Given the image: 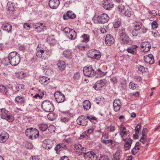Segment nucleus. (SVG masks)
<instances>
[{
  "label": "nucleus",
  "instance_id": "nucleus-8",
  "mask_svg": "<svg viewBox=\"0 0 160 160\" xmlns=\"http://www.w3.org/2000/svg\"><path fill=\"white\" fill-rule=\"evenodd\" d=\"M120 128L122 129L120 130V135L123 141H126L128 138H125V137H126L127 135L129 136V132L128 130H126V128L123 125H121L120 126Z\"/></svg>",
  "mask_w": 160,
  "mask_h": 160
},
{
  "label": "nucleus",
  "instance_id": "nucleus-2",
  "mask_svg": "<svg viewBox=\"0 0 160 160\" xmlns=\"http://www.w3.org/2000/svg\"><path fill=\"white\" fill-rule=\"evenodd\" d=\"M9 58L10 64L13 66L18 65L20 61L19 54L15 51L9 53Z\"/></svg>",
  "mask_w": 160,
  "mask_h": 160
},
{
  "label": "nucleus",
  "instance_id": "nucleus-13",
  "mask_svg": "<svg viewBox=\"0 0 160 160\" xmlns=\"http://www.w3.org/2000/svg\"><path fill=\"white\" fill-rule=\"evenodd\" d=\"M74 148L76 152L78 155L83 154L84 151H86L87 149L86 148L82 147L80 144L75 145Z\"/></svg>",
  "mask_w": 160,
  "mask_h": 160
},
{
  "label": "nucleus",
  "instance_id": "nucleus-21",
  "mask_svg": "<svg viewBox=\"0 0 160 160\" xmlns=\"http://www.w3.org/2000/svg\"><path fill=\"white\" fill-rule=\"evenodd\" d=\"M141 47L142 48H144L143 50V52H147L150 50L151 45L148 42H144L142 43Z\"/></svg>",
  "mask_w": 160,
  "mask_h": 160
},
{
  "label": "nucleus",
  "instance_id": "nucleus-6",
  "mask_svg": "<svg viewBox=\"0 0 160 160\" xmlns=\"http://www.w3.org/2000/svg\"><path fill=\"white\" fill-rule=\"evenodd\" d=\"M83 71L84 75L88 77H93L95 74L94 71L91 66L84 67Z\"/></svg>",
  "mask_w": 160,
  "mask_h": 160
},
{
  "label": "nucleus",
  "instance_id": "nucleus-40",
  "mask_svg": "<svg viewBox=\"0 0 160 160\" xmlns=\"http://www.w3.org/2000/svg\"><path fill=\"white\" fill-rule=\"evenodd\" d=\"M23 87V86L22 84H18L15 87V90L14 91L13 90V94H16L18 92L22 90Z\"/></svg>",
  "mask_w": 160,
  "mask_h": 160
},
{
  "label": "nucleus",
  "instance_id": "nucleus-34",
  "mask_svg": "<svg viewBox=\"0 0 160 160\" xmlns=\"http://www.w3.org/2000/svg\"><path fill=\"white\" fill-rule=\"evenodd\" d=\"M133 28L136 30H139L141 28L142 23L140 22L135 21L133 22Z\"/></svg>",
  "mask_w": 160,
  "mask_h": 160
},
{
  "label": "nucleus",
  "instance_id": "nucleus-3",
  "mask_svg": "<svg viewBox=\"0 0 160 160\" xmlns=\"http://www.w3.org/2000/svg\"><path fill=\"white\" fill-rule=\"evenodd\" d=\"M42 108L43 110L47 112H53L54 107L52 102L48 100H45L42 103Z\"/></svg>",
  "mask_w": 160,
  "mask_h": 160
},
{
  "label": "nucleus",
  "instance_id": "nucleus-47",
  "mask_svg": "<svg viewBox=\"0 0 160 160\" xmlns=\"http://www.w3.org/2000/svg\"><path fill=\"white\" fill-rule=\"evenodd\" d=\"M82 37L83 38V42H88L89 39V36L87 34H83Z\"/></svg>",
  "mask_w": 160,
  "mask_h": 160
},
{
  "label": "nucleus",
  "instance_id": "nucleus-50",
  "mask_svg": "<svg viewBox=\"0 0 160 160\" xmlns=\"http://www.w3.org/2000/svg\"><path fill=\"white\" fill-rule=\"evenodd\" d=\"M137 85L136 84L130 82L129 85V88L130 89H132L133 90H135L137 89V88L138 87Z\"/></svg>",
  "mask_w": 160,
  "mask_h": 160
},
{
  "label": "nucleus",
  "instance_id": "nucleus-57",
  "mask_svg": "<svg viewBox=\"0 0 160 160\" xmlns=\"http://www.w3.org/2000/svg\"><path fill=\"white\" fill-rule=\"evenodd\" d=\"M73 78L76 80H79L80 78V75L79 72H77L74 74Z\"/></svg>",
  "mask_w": 160,
  "mask_h": 160
},
{
  "label": "nucleus",
  "instance_id": "nucleus-11",
  "mask_svg": "<svg viewBox=\"0 0 160 160\" xmlns=\"http://www.w3.org/2000/svg\"><path fill=\"white\" fill-rule=\"evenodd\" d=\"M53 145L52 141L50 139H47L43 141L42 146L44 148L48 150L50 149Z\"/></svg>",
  "mask_w": 160,
  "mask_h": 160
},
{
  "label": "nucleus",
  "instance_id": "nucleus-61",
  "mask_svg": "<svg viewBox=\"0 0 160 160\" xmlns=\"http://www.w3.org/2000/svg\"><path fill=\"white\" fill-rule=\"evenodd\" d=\"M139 30H136L135 28H133V30L132 31V33L133 36H137L139 33Z\"/></svg>",
  "mask_w": 160,
  "mask_h": 160
},
{
  "label": "nucleus",
  "instance_id": "nucleus-18",
  "mask_svg": "<svg viewBox=\"0 0 160 160\" xmlns=\"http://www.w3.org/2000/svg\"><path fill=\"white\" fill-rule=\"evenodd\" d=\"M9 134L6 132H2L0 134V142L1 143L5 142L9 138Z\"/></svg>",
  "mask_w": 160,
  "mask_h": 160
},
{
  "label": "nucleus",
  "instance_id": "nucleus-24",
  "mask_svg": "<svg viewBox=\"0 0 160 160\" xmlns=\"http://www.w3.org/2000/svg\"><path fill=\"white\" fill-rule=\"evenodd\" d=\"M66 36L68 38L71 40H74L76 38L77 34L76 32L72 29L69 33H67Z\"/></svg>",
  "mask_w": 160,
  "mask_h": 160
},
{
  "label": "nucleus",
  "instance_id": "nucleus-56",
  "mask_svg": "<svg viewBox=\"0 0 160 160\" xmlns=\"http://www.w3.org/2000/svg\"><path fill=\"white\" fill-rule=\"evenodd\" d=\"M4 60L5 62L4 63L5 65H8L9 63L10 64V59L9 58V54L8 57L5 58Z\"/></svg>",
  "mask_w": 160,
  "mask_h": 160
},
{
  "label": "nucleus",
  "instance_id": "nucleus-35",
  "mask_svg": "<svg viewBox=\"0 0 160 160\" xmlns=\"http://www.w3.org/2000/svg\"><path fill=\"white\" fill-rule=\"evenodd\" d=\"M57 66L61 70L63 71L66 67L65 63L63 61H60L57 63Z\"/></svg>",
  "mask_w": 160,
  "mask_h": 160
},
{
  "label": "nucleus",
  "instance_id": "nucleus-16",
  "mask_svg": "<svg viewBox=\"0 0 160 160\" xmlns=\"http://www.w3.org/2000/svg\"><path fill=\"white\" fill-rule=\"evenodd\" d=\"M60 4L59 0H50L48 3L49 6L52 9H57Z\"/></svg>",
  "mask_w": 160,
  "mask_h": 160
},
{
  "label": "nucleus",
  "instance_id": "nucleus-25",
  "mask_svg": "<svg viewBox=\"0 0 160 160\" xmlns=\"http://www.w3.org/2000/svg\"><path fill=\"white\" fill-rule=\"evenodd\" d=\"M63 55L68 58H72L74 56V54L70 51L66 50L63 52Z\"/></svg>",
  "mask_w": 160,
  "mask_h": 160
},
{
  "label": "nucleus",
  "instance_id": "nucleus-12",
  "mask_svg": "<svg viewBox=\"0 0 160 160\" xmlns=\"http://www.w3.org/2000/svg\"><path fill=\"white\" fill-rule=\"evenodd\" d=\"M84 151L83 153L84 157L86 160H94V158L96 157V155L92 152Z\"/></svg>",
  "mask_w": 160,
  "mask_h": 160
},
{
  "label": "nucleus",
  "instance_id": "nucleus-59",
  "mask_svg": "<svg viewBox=\"0 0 160 160\" xmlns=\"http://www.w3.org/2000/svg\"><path fill=\"white\" fill-rule=\"evenodd\" d=\"M109 137L108 135L106 133H103L102 139V140H107L108 139Z\"/></svg>",
  "mask_w": 160,
  "mask_h": 160
},
{
  "label": "nucleus",
  "instance_id": "nucleus-28",
  "mask_svg": "<svg viewBox=\"0 0 160 160\" xmlns=\"http://www.w3.org/2000/svg\"><path fill=\"white\" fill-rule=\"evenodd\" d=\"M15 101L17 104H23L25 103V98L23 97L19 96H17L15 98Z\"/></svg>",
  "mask_w": 160,
  "mask_h": 160
},
{
  "label": "nucleus",
  "instance_id": "nucleus-60",
  "mask_svg": "<svg viewBox=\"0 0 160 160\" xmlns=\"http://www.w3.org/2000/svg\"><path fill=\"white\" fill-rule=\"evenodd\" d=\"M33 129V128H30L27 129L25 131V133L26 135H28V134H30V136L31 135Z\"/></svg>",
  "mask_w": 160,
  "mask_h": 160
},
{
  "label": "nucleus",
  "instance_id": "nucleus-45",
  "mask_svg": "<svg viewBox=\"0 0 160 160\" xmlns=\"http://www.w3.org/2000/svg\"><path fill=\"white\" fill-rule=\"evenodd\" d=\"M97 52V50L93 49H91L89 51L88 54L91 55L90 57L91 58H94V55H95V53H96Z\"/></svg>",
  "mask_w": 160,
  "mask_h": 160
},
{
  "label": "nucleus",
  "instance_id": "nucleus-43",
  "mask_svg": "<svg viewBox=\"0 0 160 160\" xmlns=\"http://www.w3.org/2000/svg\"><path fill=\"white\" fill-rule=\"evenodd\" d=\"M17 77L18 79H22L25 76V73L23 71L18 72L16 73Z\"/></svg>",
  "mask_w": 160,
  "mask_h": 160
},
{
  "label": "nucleus",
  "instance_id": "nucleus-19",
  "mask_svg": "<svg viewBox=\"0 0 160 160\" xmlns=\"http://www.w3.org/2000/svg\"><path fill=\"white\" fill-rule=\"evenodd\" d=\"M114 42V38L111 35L108 34L106 36L105 38V42L108 46H111L113 43Z\"/></svg>",
  "mask_w": 160,
  "mask_h": 160
},
{
  "label": "nucleus",
  "instance_id": "nucleus-32",
  "mask_svg": "<svg viewBox=\"0 0 160 160\" xmlns=\"http://www.w3.org/2000/svg\"><path fill=\"white\" fill-rule=\"evenodd\" d=\"M121 42L123 44H127L129 42L130 38L127 34L123 36H121L120 38Z\"/></svg>",
  "mask_w": 160,
  "mask_h": 160
},
{
  "label": "nucleus",
  "instance_id": "nucleus-44",
  "mask_svg": "<svg viewBox=\"0 0 160 160\" xmlns=\"http://www.w3.org/2000/svg\"><path fill=\"white\" fill-rule=\"evenodd\" d=\"M120 158V153L119 152H116L113 155L112 158V160H119Z\"/></svg>",
  "mask_w": 160,
  "mask_h": 160
},
{
  "label": "nucleus",
  "instance_id": "nucleus-1",
  "mask_svg": "<svg viewBox=\"0 0 160 160\" xmlns=\"http://www.w3.org/2000/svg\"><path fill=\"white\" fill-rule=\"evenodd\" d=\"M88 119L92 122L93 120H96L97 118L92 116H88L86 118L84 116H81L79 117L77 119V122L78 124L80 125L86 126L87 125Z\"/></svg>",
  "mask_w": 160,
  "mask_h": 160
},
{
  "label": "nucleus",
  "instance_id": "nucleus-14",
  "mask_svg": "<svg viewBox=\"0 0 160 160\" xmlns=\"http://www.w3.org/2000/svg\"><path fill=\"white\" fill-rule=\"evenodd\" d=\"M35 30L38 32L43 31L45 28L46 26L42 23H36L34 25Z\"/></svg>",
  "mask_w": 160,
  "mask_h": 160
},
{
  "label": "nucleus",
  "instance_id": "nucleus-39",
  "mask_svg": "<svg viewBox=\"0 0 160 160\" xmlns=\"http://www.w3.org/2000/svg\"><path fill=\"white\" fill-rule=\"evenodd\" d=\"M15 6L14 3L11 2H9L7 3V7L8 10L10 11H13L14 9Z\"/></svg>",
  "mask_w": 160,
  "mask_h": 160
},
{
  "label": "nucleus",
  "instance_id": "nucleus-42",
  "mask_svg": "<svg viewBox=\"0 0 160 160\" xmlns=\"http://www.w3.org/2000/svg\"><path fill=\"white\" fill-rule=\"evenodd\" d=\"M67 16L69 18L73 19L76 17V15L71 11H68L67 13Z\"/></svg>",
  "mask_w": 160,
  "mask_h": 160
},
{
  "label": "nucleus",
  "instance_id": "nucleus-26",
  "mask_svg": "<svg viewBox=\"0 0 160 160\" xmlns=\"http://www.w3.org/2000/svg\"><path fill=\"white\" fill-rule=\"evenodd\" d=\"M43 54L42 59H48V57H50L52 53L51 50H43Z\"/></svg>",
  "mask_w": 160,
  "mask_h": 160
},
{
  "label": "nucleus",
  "instance_id": "nucleus-20",
  "mask_svg": "<svg viewBox=\"0 0 160 160\" xmlns=\"http://www.w3.org/2000/svg\"><path fill=\"white\" fill-rule=\"evenodd\" d=\"M144 59L145 62L150 64H152L154 62V57L152 54H149L144 56Z\"/></svg>",
  "mask_w": 160,
  "mask_h": 160
},
{
  "label": "nucleus",
  "instance_id": "nucleus-17",
  "mask_svg": "<svg viewBox=\"0 0 160 160\" xmlns=\"http://www.w3.org/2000/svg\"><path fill=\"white\" fill-rule=\"evenodd\" d=\"M122 105L121 102L118 99H115L113 101V107L114 111L117 112L119 111Z\"/></svg>",
  "mask_w": 160,
  "mask_h": 160
},
{
  "label": "nucleus",
  "instance_id": "nucleus-36",
  "mask_svg": "<svg viewBox=\"0 0 160 160\" xmlns=\"http://www.w3.org/2000/svg\"><path fill=\"white\" fill-rule=\"evenodd\" d=\"M1 117L2 118L6 119L9 122H11L13 121L12 117L10 115H5L3 114H1Z\"/></svg>",
  "mask_w": 160,
  "mask_h": 160
},
{
  "label": "nucleus",
  "instance_id": "nucleus-49",
  "mask_svg": "<svg viewBox=\"0 0 160 160\" xmlns=\"http://www.w3.org/2000/svg\"><path fill=\"white\" fill-rule=\"evenodd\" d=\"M119 34L120 36V38L121 36H123L127 35L125 32V29L123 28H122L121 29H119Z\"/></svg>",
  "mask_w": 160,
  "mask_h": 160
},
{
  "label": "nucleus",
  "instance_id": "nucleus-58",
  "mask_svg": "<svg viewBox=\"0 0 160 160\" xmlns=\"http://www.w3.org/2000/svg\"><path fill=\"white\" fill-rule=\"evenodd\" d=\"M141 124H138L135 128V132L139 133V131L141 130Z\"/></svg>",
  "mask_w": 160,
  "mask_h": 160
},
{
  "label": "nucleus",
  "instance_id": "nucleus-15",
  "mask_svg": "<svg viewBox=\"0 0 160 160\" xmlns=\"http://www.w3.org/2000/svg\"><path fill=\"white\" fill-rule=\"evenodd\" d=\"M101 142L110 148L114 147L116 145V142L114 139H108L107 140H102Z\"/></svg>",
  "mask_w": 160,
  "mask_h": 160
},
{
  "label": "nucleus",
  "instance_id": "nucleus-9",
  "mask_svg": "<svg viewBox=\"0 0 160 160\" xmlns=\"http://www.w3.org/2000/svg\"><path fill=\"white\" fill-rule=\"evenodd\" d=\"M54 96L58 103L62 102L65 100V98L64 95L59 92H56L54 93Z\"/></svg>",
  "mask_w": 160,
  "mask_h": 160
},
{
  "label": "nucleus",
  "instance_id": "nucleus-23",
  "mask_svg": "<svg viewBox=\"0 0 160 160\" xmlns=\"http://www.w3.org/2000/svg\"><path fill=\"white\" fill-rule=\"evenodd\" d=\"M49 78L47 77L43 76L39 78V82L41 84L44 85H47L50 82Z\"/></svg>",
  "mask_w": 160,
  "mask_h": 160
},
{
  "label": "nucleus",
  "instance_id": "nucleus-48",
  "mask_svg": "<svg viewBox=\"0 0 160 160\" xmlns=\"http://www.w3.org/2000/svg\"><path fill=\"white\" fill-rule=\"evenodd\" d=\"M139 148L137 146H135L134 148L132 150V153L133 155H135L138 152L139 149Z\"/></svg>",
  "mask_w": 160,
  "mask_h": 160
},
{
  "label": "nucleus",
  "instance_id": "nucleus-41",
  "mask_svg": "<svg viewBox=\"0 0 160 160\" xmlns=\"http://www.w3.org/2000/svg\"><path fill=\"white\" fill-rule=\"evenodd\" d=\"M47 41L51 45L54 46L56 43V40L54 38H51L49 37L47 38Z\"/></svg>",
  "mask_w": 160,
  "mask_h": 160
},
{
  "label": "nucleus",
  "instance_id": "nucleus-29",
  "mask_svg": "<svg viewBox=\"0 0 160 160\" xmlns=\"http://www.w3.org/2000/svg\"><path fill=\"white\" fill-rule=\"evenodd\" d=\"M2 28L4 30L8 32H11L12 29V25L8 23L3 24Z\"/></svg>",
  "mask_w": 160,
  "mask_h": 160
},
{
  "label": "nucleus",
  "instance_id": "nucleus-31",
  "mask_svg": "<svg viewBox=\"0 0 160 160\" xmlns=\"http://www.w3.org/2000/svg\"><path fill=\"white\" fill-rule=\"evenodd\" d=\"M82 106L84 110H88L91 108V103L88 100H85L82 102Z\"/></svg>",
  "mask_w": 160,
  "mask_h": 160
},
{
  "label": "nucleus",
  "instance_id": "nucleus-54",
  "mask_svg": "<svg viewBox=\"0 0 160 160\" xmlns=\"http://www.w3.org/2000/svg\"><path fill=\"white\" fill-rule=\"evenodd\" d=\"M71 29L68 27H66L64 28L63 29V31L66 33V35H67V33H69L71 31Z\"/></svg>",
  "mask_w": 160,
  "mask_h": 160
},
{
  "label": "nucleus",
  "instance_id": "nucleus-5",
  "mask_svg": "<svg viewBox=\"0 0 160 160\" xmlns=\"http://www.w3.org/2000/svg\"><path fill=\"white\" fill-rule=\"evenodd\" d=\"M107 81L105 79H102L98 81L93 86V88L96 90H101L102 88L105 86Z\"/></svg>",
  "mask_w": 160,
  "mask_h": 160
},
{
  "label": "nucleus",
  "instance_id": "nucleus-64",
  "mask_svg": "<svg viewBox=\"0 0 160 160\" xmlns=\"http://www.w3.org/2000/svg\"><path fill=\"white\" fill-rule=\"evenodd\" d=\"M121 25V23L120 21H118L114 22L113 24L114 28H117L119 27Z\"/></svg>",
  "mask_w": 160,
  "mask_h": 160
},
{
  "label": "nucleus",
  "instance_id": "nucleus-4",
  "mask_svg": "<svg viewBox=\"0 0 160 160\" xmlns=\"http://www.w3.org/2000/svg\"><path fill=\"white\" fill-rule=\"evenodd\" d=\"M117 8L121 13L126 17H129L131 15V11L128 9V7L126 6L121 4L118 5Z\"/></svg>",
  "mask_w": 160,
  "mask_h": 160
},
{
  "label": "nucleus",
  "instance_id": "nucleus-33",
  "mask_svg": "<svg viewBox=\"0 0 160 160\" xmlns=\"http://www.w3.org/2000/svg\"><path fill=\"white\" fill-rule=\"evenodd\" d=\"M103 7L105 9L109 10L112 8L113 5L111 4L109 2L105 0L103 3Z\"/></svg>",
  "mask_w": 160,
  "mask_h": 160
},
{
  "label": "nucleus",
  "instance_id": "nucleus-27",
  "mask_svg": "<svg viewBox=\"0 0 160 160\" xmlns=\"http://www.w3.org/2000/svg\"><path fill=\"white\" fill-rule=\"evenodd\" d=\"M132 140L130 138L127 139L126 143L124 145V149L125 150H129L131 147Z\"/></svg>",
  "mask_w": 160,
  "mask_h": 160
},
{
  "label": "nucleus",
  "instance_id": "nucleus-37",
  "mask_svg": "<svg viewBox=\"0 0 160 160\" xmlns=\"http://www.w3.org/2000/svg\"><path fill=\"white\" fill-rule=\"evenodd\" d=\"M37 52H36V55L38 58L42 59L43 54V49L41 48H37Z\"/></svg>",
  "mask_w": 160,
  "mask_h": 160
},
{
  "label": "nucleus",
  "instance_id": "nucleus-55",
  "mask_svg": "<svg viewBox=\"0 0 160 160\" xmlns=\"http://www.w3.org/2000/svg\"><path fill=\"white\" fill-rule=\"evenodd\" d=\"M94 55V57L96 58L97 60H99L101 57L100 52L97 50V52L96 53H95Z\"/></svg>",
  "mask_w": 160,
  "mask_h": 160
},
{
  "label": "nucleus",
  "instance_id": "nucleus-30",
  "mask_svg": "<svg viewBox=\"0 0 160 160\" xmlns=\"http://www.w3.org/2000/svg\"><path fill=\"white\" fill-rule=\"evenodd\" d=\"M39 136V132L38 130L36 128H33L31 135L30 136V138L32 139H33V138H38Z\"/></svg>",
  "mask_w": 160,
  "mask_h": 160
},
{
  "label": "nucleus",
  "instance_id": "nucleus-38",
  "mask_svg": "<svg viewBox=\"0 0 160 160\" xmlns=\"http://www.w3.org/2000/svg\"><path fill=\"white\" fill-rule=\"evenodd\" d=\"M38 127L39 129L43 132L45 131L48 128L47 125L45 123H41L38 125Z\"/></svg>",
  "mask_w": 160,
  "mask_h": 160
},
{
  "label": "nucleus",
  "instance_id": "nucleus-22",
  "mask_svg": "<svg viewBox=\"0 0 160 160\" xmlns=\"http://www.w3.org/2000/svg\"><path fill=\"white\" fill-rule=\"evenodd\" d=\"M138 47L136 45H132L129 47L127 48V51L128 52L132 54H136L137 53V48Z\"/></svg>",
  "mask_w": 160,
  "mask_h": 160
},
{
  "label": "nucleus",
  "instance_id": "nucleus-51",
  "mask_svg": "<svg viewBox=\"0 0 160 160\" xmlns=\"http://www.w3.org/2000/svg\"><path fill=\"white\" fill-rule=\"evenodd\" d=\"M107 128L108 131L111 132H114L116 129L115 127L112 125L108 127Z\"/></svg>",
  "mask_w": 160,
  "mask_h": 160
},
{
  "label": "nucleus",
  "instance_id": "nucleus-10",
  "mask_svg": "<svg viewBox=\"0 0 160 160\" xmlns=\"http://www.w3.org/2000/svg\"><path fill=\"white\" fill-rule=\"evenodd\" d=\"M107 68L106 65H104L101 68H98L96 71V73L100 77H102L106 75L107 73L106 71Z\"/></svg>",
  "mask_w": 160,
  "mask_h": 160
},
{
  "label": "nucleus",
  "instance_id": "nucleus-53",
  "mask_svg": "<svg viewBox=\"0 0 160 160\" xmlns=\"http://www.w3.org/2000/svg\"><path fill=\"white\" fill-rule=\"evenodd\" d=\"M152 27L153 29H156L158 27V24L156 21H154L152 23Z\"/></svg>",
  "mask_w": 160,
  "mask_h": 160
},
{
  "label": "nucleus",
  "instance_id": "nucleus-52",
  "mask_svg": "<svg viewBox=\"0 0 160 160\" xmlns=\"http://www.w3.org/2000/svg\"><path fill=\"white\" fill-rule=\"evenodd\" d=\"M149 15L152 16L153 17H155L157 15V13L155 10H152L149 12Z\"/></svg>",
  "mask_w": 160,
  "mask_h": 160
},
{
  "label": "nucleus",
  "instance_id": "nucleus-63",
  "mask_svg": "<svg viewBox=\"0 0 160 160\" xmlns=\"http://www.w3.org/2000/svg\"><path fill=\"white\" fill-rule=\"evenodd\" d=\"M139 141L143 144H145L147 141V137L142 136Z\"/></svg>",
  "mask_w": 160,
  "mask_h": 160
},
{
  "label": "nucleus",
  "instance_id": "nucleus-46",
  "mask_svg": "<svg viewBox=\"0 0 160 160\" xmlns=\"http://www.w3.org/2000/svg\"><path fill=\"white\" fill-rule=\"evenodd\" d=\"M54 150L56 151L57 153H58L61 151L62 150V148L60 144L58 143L55 147Z\"/></svg>",
  "mask_w": 160,
  "mask_h": 160
},
{
  "label": "nucleus",
  "instance_id": "nucleus-62",
  "mask_svg": "<svg viewBox=\"0 0 160 160\" xmlns=\"http://www.w3.org/2000/svg\"><path fill=\"white\" fill-rule=\"evenodd\" d=\"M109 158L108 156L103 155L100 156L98 160H108Z\"/></svg>",
  "mask_w": 160,
  "mask_h": 160
},
{
  "label": "nucleus",
  "instance_id": "nucleus-7",
  "mask_svg": "<svg viewBox=\"0 0 160 160\" xmlns=\"http://www.w3.org/2000/svg\"><path fill=\"white\" fill-rule=\"evenodd\" d=\"M109 18L106 13H102L97 17V21L100 23H104L107 22Z\"/></svg>",
  "mask_w": 160,
  "mask_h": 160
}]
</instances>
